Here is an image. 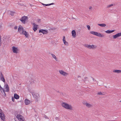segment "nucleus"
<instances>
[{"label":"nucleus","mask_w":121,"mask_h":121,"mask_svg":"<svg viewBox=\"0 0 121 121\" xmlns=\"http://www.w3.org/2000/svg\"><path fill=\"white\" fill-rule=\"evenodd\" d=\"M61 105L63 107L66 109L71 110L73 109L72 106L71 105L65 102H62L61 104Z\"/></svg>","instance_id":"f257e3e1"},{"label":"nucleus","mask_w":121,"mask_h":121,"mask_svg":"<svg viewBox=\"0 0 121 121\" xmlns=\"http://www.w3.org/2000/svg\"><path fill=\"white\" fill-rule=\"evenodd\" d=\"M90 33L92 34L95 35L99 37H103L104 36V34L96 32L91 31L90 32Z\"/></svg>","instance_id":"f03ea898"},{"label":"nucleus","mask_w":121,"mask_h":121,"mask_svg":"<svg viewBox=\"0 0 121 121\" xmlns=\"http://www.w3.org/2000/svg\"><path fill=\"white\" fill-rule=\"evenodd\" d=\"M85 46L86 47H87V48L90 49H94L97 48V46L95 45H90L86 44L85 45Z\"/></svg>","instance_id":"7ed1b4c3"},{"label":"nucleus","mask_w":121,"mask_h":121,"mask_svg":"<svg viewBox=\"0 0 121 121\" xmlns=\"http://www.w3.org/2000/svg\"><path fill=\"white\" fill-rule=\"evenodd\" d=\"M84 105H85L86 107L90 108L93 107V105L91 104H90L87 102H84L83 103Z\"/></svg>","instance_id":"20e7f679"},{"label":"nucleus","mask_w":121,"mask_h":121,"mask_svg":"<svg viewBox=\"0 0 121 121\" xmlns=\"http://www.w3.org/2000/svg\"><path fill=\"white\" fill-rule=\"evenodd\" d=\"M28 18V17L27 16H24L22 17L20 19V20L23 24H25V21Z\"/></svg>","instance_id":"39448f33"},{"label":"nucleus","mask_w":121,"mask_h":121,"mask_svg":"<svg viewBox=\"0 0 121 121\" xmlns=\"http://www.w3.org/2000/svg\"><path fill=\"white\" fill-rule=\"evenodd\" d=\"M0 118L1 120L4 121L5 119V116L3 113H2V110L0 109Z\"/></svg>","instance_id":"423d86ee"},{"label":"nucleus","mask_w":121,"mask_h":121,"mask_svg":"<svg viewBox=\"0 0 121 121\" xmlns=\"http://www.w3.org/2000/svg\"><path fill=\"white\" fill-rule=\"evenodd\" d=\"M38 81L39 80L38 78L33 76L32 77L30 80V82H33L34 83L38 82Z\"/></svg>","instance_id":"0eeeda50"},{"label":"nucleus","mask_w":121,"mask_h":121,"mask_svg":"<svg viewBox=\"0 0 121 121\" xmlns=\"http://www.w3.org/2000/svg\"><path fill=\"white\" fill-rule=\"evenodd\" d=\"M17 118L20 121H24L23 119V117L20 114L17 115Z\"/></svg>","instance_id":"6e6552de"},{"label":"nucleus","mask_w":121,"mask_h":121,"mask_svg":"<svg viewBox=\"0 0 121 121\" xmlns=\"http://www.w3.org/2000/svg\"><path fill=\"white\" fill-rule=\"evenodd\" d=\"M59 72L60 74L64 76H66L68 74V73L65 72L63 71L62 70H59Z\"/></svg>","instance_id":"1a4fd4ad"},{"label":"nucleus","mask_w":121,"mask_h":121,"mask_svg":"<svg viewBox=\"0 0 121 121\" xmlns=\"http://www.w3.org/2000/svg\"><path fill=\"white\" fill-rule=\"evenodd\" d=\"M39 33H42L43 34H46L48 33V30H46L43 29L40 30H39Z\"/></svg>","instance_id":"9d476101"},{"label":"nucleus","mask_w":121,"mask_h":121,"mask_svg":"<svg viewBox=\"0 0 121 121\" xmlns=\"http://www.w3.org/2000/svg\"><path fill=\"white\" fill-rule=\"evenodd\" d=\"M23 30V28L21 26H19L18 28V31L21 34Z\"/></svg>","instance_id":"9b49d317"},{"label":"nucleus","mask_w":121,"mask_h":121,"mask_svg":"<svg viewBox=\"0 0 121 121\" xmlns=\"http://www.w3.org/2000/svg\"><path fill=\"white\" fill-rule=\"evenodd\" d=\"M121 36V33H118L115 35H113V38L114 39H115L118 37Z\"/></svg>","instance_id":"f8f14e48"},{"label":"nucleus","mask_w":121,"mask_h":121,"mask_svg":"<svg viewBox=\"0 0 121 121\" xmlns=\"http://www.w3.org/2000/svg\"><path fill=\"white\" fill-rule=\"evenodd\" d=\"M12 51L13 53H17V51L18 50L17 48L15 47L14 46H13L12 47Z\"/></svg>","instance_id":"ddd939ff"},{"label":"nucleus","mask_w":121,"mask_h":121,"mask_svg":"<svg viewBox=\"0 0 121 121\" xmlns=\"http://www.w3.org/2000/svg\"><path fill=\"white\" fill-rule=\"evenodd\" d=\"M33 96L36 99L38 98L39 97V94L37 93H35L33 94Z\"/></svg>","instance_id":"4468645a"},{"label":"nucleus","mask_w":121,"mask_h":121,"mask_svg":"<svg viewBox=\"0 0 121 121\" xmlns=\"http://www.w3.org/2000/svg\"><path fill=\"white\" fill-rule=\"evenodd\" d=\"M21 34H23L25 35L26 37L27 38L28 37V35L26 32L25 30H23Z\"/></svg>","instance_id":"2eb2a0df"},{"label":"nucleus","mask_w":121,"mask_h":121,"mask_svg":"<svg viewBox=\"0 0 121 121\" xmlns=\"http://www.w3.org/2000/svg\"><path fill=\"white\" fill-rule=\"evenodd\" d=\"M33 29L35 31L37 30V26H38L37 25H36L35 23H33Z\"/></svg>","instance_id":"dca6fc26"},{"label":"nucleus","mask_w":121,"mask_h":121,"mask_svg":"<svg viewBox=\"0 0 121 121\" xmlns=\"http://www.w3.org/2000/svg\"><path fill=\"white\" fill-rule=\"evenodd\" d=\"M72 36L73 37H76V33L75 30H73L72 31Z\"/></svg>","instance_id":"f3484780"},{"label":"nucleus","mask_w":121,"mask_h":121,"mask_svg":"<svg viewBox=\"0 0 121 121\" xmlns=\"http://www.w3.org/2000/svg\"><path fill=\"white\" fill-rule=\"evenodd\" d=\"M0 79L4 82H5V80L4 78L3 75L2 74L1 72V73Z\"/></svg>","instance_id":"a211bd4d"},{"label":"nucleus","mask_w":121,"mask_h":121,"mask_svg":"<svg viewBox=\"0 0 121 121\" xmlns=\"http://www.w3.org/2000/svg\"><path fill=\"white\" fill-rule=\"evenodd\" d=\"M25 104L26 105H28L30 103V100L27 99H26L24 101Z\"/></svg>","instance_id":"6ab92c4d"},{"label":"nucleus","mask_w":121,"mask_h":121,"mask_svg":"<svg viewBox=\"0 0 121 121\" xmlns=\"http://www.w3.org/2000/svg\"><path fill=\"white\" fill-rule=\"evenodd\" d=\"M113 72L118 73H121V70L116 69L113 70Z\"/></svg>","instance_id":"aec40b11"},{"label":"nucleus","mask_w":121,"mask_h":121,"mask_svg":"<svg viewBox=\"0 0 121 121\" xmlns=\"http://www.w3.org/2000/svg\"><path fill=\"white\" fill-rule=\"evenodd\" d=\"M14 98L16 99H18L19 98V96L16 93H15L14 95Z\"/></svg>","instance_id":"412c9836"},{"label":"nucleus","mask_w":121,"mask_h":121,"mask_svg":"<svg viewBox=\"0 0 121 121\" xmlns=\"http://www.w3.org/2000/svg\"><path fill=\"white\" fill-rule=\"evenodd\" d=\"M114 30H108L105 31V32L109 34L114 32Z\"/></svg>","instance_id":"4be33fe9"},{"label":"nucleus","mask_w":121,"mask_h":121,"mask_svg":"<svg viewBox=\"0 0 121 121\" xmlns=\"http://www.w3.org/2000/svg\"><path fill=\"white\" fill-rule=\"evenodd\" d=\"M50 54L52 55L53 58H54L56 61H58L57 58L52 53H51Z\"/></svg>","instance_id":"5701e85b"},{"label":"nucleus","mask_w":121,"mask_h":121,"mask_svg":"<svg viewBox=\"0 0 121 121\" xmlns=\"http://www.w3.org/2000/svg\"><path fill=\"white\" fill-rule=\"evenodd\" d=\"M5 88L6 89L5 91L6 92H8L9 91V88L8 85V84H7L5 86Z\"/></svg>","instance_id":"b1692460"},{"label":"nucleus","mask_w":121,"mask_h":121,"mask_svg":"<svg viewBox=\"0 0 121 121\" xmlns=\"http://www.w3.org/2000/svg\"><path fill=\"white\" fill-rule=\"evenodd\" d=\"M98 25L102 27H105L106 26V25L104 23H103L101 24H98Z\"/></svg>","instance_id":"393cba45"},{"label":"nucleus","mask_w":121,"mask_h":121,"mask_svg":"<svg viewBox=\"0 0 121 121\" xmlns=\"http://www.w3.org/2000/svg\"><path fill=\"white\" fill-rule=\"evenodd\" d=\"M1 92L3 96H5L6 95V94L5 93V91L4 90H2L1 91Z\"/></svg>","instance_id":"a878e982"},{"label":"nucleus","mask_w":121,"mask_h":121,"mask_svg":"<svg viewBox=\"0 0 121 121\" xmlns=\"http://www.w3.org/2000/svg\"><path fill=\"white\" fill-rule=\"evenodd\" d=\"M57 92L59 93V94L60 95H63V93L62 92H60L59 91H57Z\"/></svg>","instance_id":"bb28decb"},{"label":"nucleus","mask_w":121,"mask_h":121,"mask_svg":"<svg viewBox=\"0 0 121 121\" xmlns=\"http://www.w3.org/2000/svg\"><path fill=\"white\" fill-rule=\"evenodd\" d=\"M113 4H109V5H108L107 6L106 8H110V7H111V6H113Z\"/></svg>","instance_id":"cd10ccee"},{"label":"nucleus","mask_w":121,"mask_h":121,"mask_svg":"<svg viewBox=\"0 0 121 121\" xmlns=\"http://www.w3.org/2000/svg\"><path fill=\"white\" fill-rule=\"evenodd\" d=\"M10 15L12 16H13L14 13H15L14 12L12 11H10Z\"/></svg>","instance_id":"c85d7f7f"},{"label":"nucleus","mask_w":121,"mask_h":121,"mask_svg":"<svg viewBox=\"0 0 121 121\" xmlns=\"http://www.w3.org/2000/svg\"><path fill=\"white\" fill-rule=\"evenodd\" d=\"M98 94L99 95H104V94L102 93L101 92H100L98 93Z\"/></svg>","instance_id":"c756f323"},{"label":"nucleus","mask_w":121,"mask_h":121,"mask_svg":"<svg viewBox=\"0 0 121 121\" xmlns=\"http://www.w3.org/2000/svg\"><path fill=\"white\" fill-rule=\"evenodd\" d=\"M86 26L88 28V29L89 30H90V26L89 25H86Z\"/></svg>","instance_id":"7c9ffc66"},{"label":"nucleus","mask_w":121,"mask_h":121,"mask_svg":"<svg viewBox=\"0 0 121 121\" xmlns=\"http://www.w3.org/2000/svg\"><path fill=\"white\" fill-rule=\"evenodd\" d=\"M42 4L44 6H48L49 5V4H43V3H42Z\"/></svg>","instance_id":"2f4dec72"},{"label":"nucleus","mask_w":121,"mask_h":121,"mask_svg":"<svg viewBox=\"0 0 121 121\" xmlns=\"http://www.w3.org/2000/svg\"><path fill=\"white\" fill-rule=\"evenodd\" d=\"M87 77H85L84 78V82H85L87 80Z\"/></svg>","instance_id":"473e14b6"},{"label":"nucleus","mask_w":121,"mask_h":121,"mask_svg":"<svg viewBox=\"0 0 121 121\" xmlns=\"http://www.w3.org/2000/svg\"><path fill=\"white\" fill-rule=\"evenodd\" d=\"M65 45L67 46H68L69 45V44L68 42H66L64 44Z\"/></svg>","instance_id":"72a5a7b5"},{"label":"nucleus","mask_w":121,"mask_h":121,"mask_svg":"<svg viewBox=\"0 0 121 121\" xmlns=\"http://www.w3.org/2000/svg\"><path fill=\"white\" fill-rule=\"evenodd\" d=\"M65 37L64 36H63V41H65Z\"/></svg>","instance_id":"f704fd0d"},{"label":"nucleus","mask_w":121,"mask_h":121,"mask_svg":"<svg viewBox=\"0 0 121 121\" xmlns=\"http://www.w3.org/2000/svg\"><path fill=\"white\" fill-rule=\"evenodd\" d=\"M44 118H47V119H48V117H47V116L46 115H44Z\"/></svg>","instance_id":"c9c22d12"},{"label":"nucleus","mask_w":121,"mask_h":121,"mask_svg":"<svg viewBox=\"0 0 121 121\" xmlns=\"http://www.w3.org/2000/svg\"><path fill=\"white\" fill-rule=\"evenodd\" d=\"M12 101L13 102H14L15 100L14 98L13 97H12Z\"/></svg>","instance_id":"e433bc0d"},{"label":"nucleus","mask_w":121,"mask_h":121,"mask_svg":"<svg viewBox=\"0 0 121 121\" xmlns=\"http://www.w3.org/2000/svg\"><path fill=\"white\" fill-rule=\"evenodd\" d=\"M17 26H15L14 27V28L15 29H17Z\"/></svg>","instance_id":"4c0bfd02"},{"label":"nucleus","mask_w":121,"mask_h":121,"mask_svg":"<svg viewBox=\"0 0 121 121\" xmlns=\"http://www.w3.org/2000/svg\"><path fill=\"white\" fill-rule=\"evenodd\" d=\"M1 37L0 36V46H1V43H0V42H1Z\"/></svg>","instance_id":"58836bf2"},{"label":"nucleus","mask_w":121,"mask_h":121,"mask_svg":"<svg viewBox=\"0 0 121 121\" xmlns=\"http://www.w3.org/2000/svg\"><path fill=\"white\" fill-rule=\"evenodd\" d=\"M49 4V5H52V4H54V3H52L50 4Z\"/></svg>","instance_id":"ea45409f"},{"label":"nucleus","mask_w":121,"mask_h":121,"mask_svg":"<svg viewBox=\"0 0 121 121\" xmlns=\"http://www.w3.org/2000/svg\"><path fill=\"white\" fill-rule=\"evenodd\" d=\"M92 8V7L91 6H90L89 8V9H91Z\"/></svg>","instance_id":"a19ab883"},{"label":"nucleus","mask_w":121,"mask_h":121,"mask_svg":"<svg viewBox=\"0 0 121 121\" xmlns=\"http://www.w3.org/2000/svg\"><path fill=\"white\" fill-rule=\"evenodd\" d=\"M55 119H56V120H58V119H59V118H58V117H56Z\"/></svg>","instance_id":"79ce46f5"},{"label":"nucleus","mask_w":121,"mask_h":121,"mask_svg":"<svg viewBox=\"0 0 121 121\" xmlns=\"http://www.w3.org/2000/svg\"><path fill=\"white\" fill-rule=\"evenodd\" d=\"M63 42L64 43V44L65 43L67 42L65 40V41H63Z\"/></svg>","instance_id":"37998d69"},{"label":"nucleus","mask_w":121,"mask_h":121,"mask_svg":"<svg viewBox=\"0 0 121 121\" xmlns=\"http://www.w3.org/2000/svg\"><path fill=\"white\" fill-rule=\"evenodd\" d=\"M81 77L79 75H78V78H80Z\"/></svg>","instance_id":"c03bdc74"},{"label":"nucleus","mask_w":121,"mask_h":121,"mask_svg":"<svg viewBox=\"0 0 121 121\" xmlns=\"http://www.w3.org/2000/svg\"><path fill=\"white\" fill-rule=\"evenodd\" d=\"M93 80L94 81H96V80L95 79H94V78H93Z\"/></svg>","instance_id":"a18cd8bd"},{"label":"nucleus","mask_w":121,"mask_h":121,"mask_svg":"<svg viewBox=\"0 0 121 121\" xmlns=\"http://www.w3.org/2000/svg\"><path fill=\"white\" fill-rule=\"evenodd\" d=\"M38 21L39 22L40 21V19H38Z\"/></svg>","instance_id":"49530a36"},{"label":"nucleus","mask_w":121,"mask_h":121,"mask_svg":"<svg viewBox=\"0 0 121 121\" xmlns=\"http://www.w3.org/2000/svg\"><path fill=\"white\" fill-rule=\"evenodd\" d=\"M120 102H121V100L120 101Z\"/></svg>","instance_id":"de8ad7c7"},{"label":"nucleus","mask_w":121,"mask_h":121,"mask_svg":"<svg viewBox=\"0 0 121 121\" xmlns=\"http://www.w3.org/2000/svg\"><path fill=\"white\" fill-rule=\"evenodd\" d=\"M0 77H1V76H0Z\"/></svg>","instance_id":"09e8293b"}]
</instances>
